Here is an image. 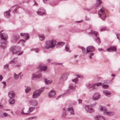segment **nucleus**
<instances>
[{
	"label": "nucleus",
	"mask_w": 120,
	"mask_h": 120,
	"mask_svg": "<svg viewBox=\"0 0 120 120\" xmlns=\"http://www.w3.org/2000/svg\"><path fill=\"white\" fill-rule=\"evenodd\" d=\"M29 104L31 105L35 106L38 105V102L37 101L35 100H31L29 101Z\"/></svg>",
	"instance_id": "20"
},
{
	"label": "nucleus",
	"mask_w": 120,
	"mask_h": 120,
	"mask_svg": "<svg viewBox=\"0 0 120 120\" xmlns=\"http://www.w3.org/2000/svg\"><path fill=\"white\" fill-rule=\"evenodd\" d=\"M90 33L91 35H93L95 41L98 43L100 44L101 43V41L99 38L97 36L98 32L95 31L91 30Z\"/></svg>",
	"instance_id": "3"
},
{
	"label": "nucleus",
	"mask_w": 120,
	"mask_h": 120,
	"mask_svg": "<svg viewBox=\"0 0 120 120\" xmlns=\"http://www.w3.org/2000/svg\"><path fill=\"white\" fill-rule=\"evenodd\" d=\"M109 86L108 85L104 84L102 86L103 88L106 89L108 88Z\"/></svg>",
	"instance_id": "44"
},
{
	"label": "nucleus",
	"mask_w": 120,
	"mask_h": 120,
	"mask_svg": "<svg viewBox=\"0 0 120 120\" xmlns=\"http://www.w3.org/2000/svg\"><path fill=\"white\" fill-rule=\"evenodd\" d=\"M100 116V115H96L94 116V118L95 120H99Z\"/></svg>",
	"instance_id": "37"
},
{
	"label": "nucleus",
	"mask_w": 120,
	"mask_h": 120,
	"mask_svg": "<svg viewBox=\"0 0 120 120\" xmlns=\"http://www.w3.org/2000/svg\"><path fill=\"white\" fill-rule=\"evenodd\" d=\"M21 66V63H18L16 65V67H20Z\"/></svg>",
	"instance_id": "47"
},
{
	"label": "nucleus",
	"mask_w": 120,
	"mask_h": 120,
	"mask_svg": "<svg viewBox=\"0 0 120 120\" xmlns=\"http://www.w3.org/2000/svg\"><path fill=\"white\" fill-rule=\"evenodd\" d=\"M117 38L119 40L120 38V34H117L116 35Z\"/></svg>",
	"instance_id": "50"
},
{
	"label": "nucleus",
	"mask_w": 120,
	"mask_h": 120,
	"mask_svg": "<svg viewBox=\"0 0 120 120\" xmlns=\"http://www.w3.org/2000/svg\"><path fill=\"white\" fill-rule=\"evenodd\" d=\"M65 50L66 51L69 52H70V51L69 49V46L68 44L66 45L65 47Z\"/></svg>",
	"instance_id": "34"
},
{
	"label": "nucleus",
	"mask_w": 120,
	"mask_h": 120,
	"mask_svg": "<svg viewBox=\"0 0 120 120\" xmlns=\"http://www.w3.org/2000/svg\"><path fill=\"white\" fill-rule=\"evenodd\" d=\"M111 76L112 77H114L115 76V75L114 74H112L111 75Z\"/></svg>",
	"instance_id": "62"
},
{
	"label": "nucleus",
	"mask_w": 120,
	"mask_h": 120,
	"mask_svg": "<svg viewBox=\"0 0 120 120\" xmlns=\"http://www.w3.org/2000/svg\"><path fill=\"white\" fill-rule=\"evenodd\" d=\"M85 108L87 112L90 113H93L94 111L91 106L88 105H86L85 106Z\"/></svg>",
	"instance_id": "12"
},
{
	"label": "nucleus",
	"mask_w": 120,
	"mask_h": 120,
	"mask_svg": "<svg viewBox=\"0 0 120 120\" xmlns=\"http://www.w3.org/2000/svg\"><path fill=\"white\" fill-rule=\"evenodd\" d=\"M37 13L38 15L40 16L45 15L46 14L45 10L42 7L39 8L37 10Z\"/></svg>",
	"instance_id": "9"
},
{
	"label": "nucleus",
	"mask_w": 120,
	"mask_h": 120,
	"mask_svg": "<svg viewBox=\"0 0 120 120\" xmlns=\"http://www.w3.org/2000/svg\"><path fill=\"white\" fill-rule=\"evenodd\" d=\"M23 51H21L20 52L18 53V55L19 56L21 55H22V54L23 53Z\"/></svg>",
	"instance_id": "56"
},
{
	"label": "nucleus",
	"mask_w": 120,
	"mask_h": 120,
	"mask_svg": "<svg viewBox=\"0 0 120 120\" xmlns=\"http://www.w3.org/2000/svg\"><path fill=\"white\" fill-rule=\"evenodd\" d=\"M40 40L41 41H43L45 40V36L43 34L39 35L38 36Z\"/></svg>",
	"instance_id": "30"
},
{
	"label": "nucleus",
	"mask_w": 120,
	"mask_h": 120,
	"mask_svg": "<svg viewBox=\"0 0 120 120\" xmlns=\"http://www.w3.org/2000/svg\"><path fill=\"white\" fill-rule=\"evenodd\" d=\"M78 78H80V77L79 75H76V78L75 79H74L72 80V81L74 82H75V84H76L77 83L78 81Z\"/></svg>",
	"instance_id": "32"
},
{
	"label": "nucleus",
	"mask_w": 120,
	"mask_h": 120,
	"mask_svg": "<svg viewBox=\"0 0 120 120\" xmlns=\"http://www.w3.org/2000/svg\"><path fill=\"white\" fill-rule=\"evenodd\" d=\"M37 117L36 116H33L30 117L29 118V119H33L36 118Z\"/></svg>",
	"instance_id": "52"
},
{
	"label": "nucleus",
	"mask_w": 120,
	"mask_h": 120,
	"mask_svg": "<svg viewBox=\"0 0 120 120\" xmlns=\"http://www.w3.org/2000/svg\"><path fill=\"white\" fill-rule=\"evenodd\" d=\"M61 96H62V95H60L59 96L57 97L56 98V99H58L59 98H60L61 97Z\"/></svg>",
	"instance_id": "58"
},
{
	"label": "nucleus",
	"mask_w": 120,
	"mask_h": 120,
	"mask_svg": "<svg viewBox=\"0 0 120 120\" xmlns=\"http://www.w3.org/2000/svg\"><path fill=\"white\" fill-rule=\"evenodd\" d=\"M103 92L105 96L108 97H110L111 93L109 90H104L103 91Z\"/></svg>",
	"instance_id": "27"
},
{
	"label": "nucleus",
	"mask_w": 120,
	"mask_h": 120,
	"mask_svg": "<svg viewBox=\"0 0 120 120\" xmlns=\"http://www.w3.org/2000/svg\"><path fill=\"white\" fill-rule=\"evenodd\" d=\"M44 80L45 84L46 85L50 84L52 81V80L48 79H44Z\"/></svg>",
	"instance_id": "28"
},
{
	"label": "nucleus",
	"mask_w": 120,
	"mask_h": 120,
	"mask_svg": "<svg viewBox=\"0 0 120 120\" xmlns=\"http://www.w3.org/2000/svg\"><path fill=\"white\" fill-rule=\"evenodd\" d=\"M87 86L90 91H92L95 88L94 84H87Z\"/></svg>",
	"instance_id": "16"
},
{
	"label": "nucleus",
	"mask_w": 120,
	"mask_h": 120,
	"mask_svg": "<svg viewBox=\"0 0 120 120\" xmlns=\"http://www.w3.org/2000/svg\"><path fill=\"white\" fill-rule=\"evenodd\" d=\"M66 112L65 111H64L63 113L62 114V116L63 118L66 117Z\"/></svg>",
	"instance_id": "39"
},
{
	"label": "nucleus",
	"mask_w": 120,
	"mask_h": 120,
	"mask_svg": "<svg viewBox=\"0 0 120 120\" xmlns=\"http://www.w3.org/2000/svg\"><path fill=\"white\" fill-rule=\"evenodd\" d=\"M82 20H81L80 21H77V22L78 23L82 22Z\"/></svg>",
	"instance_id": "63"
},
{
	"label": "nucleus",
	"mask_w": 120,
	"mask_h": 120,
	"mask_svg": "<svg viewBox=\"0 0 120 120\" xmlns=\"http://www.w3.org/2000/svg\"><path fill=\"white\" fill-rule=\"evenodd\" d=\"M99 110L104 112L108 110V109H106L105 107L101 105H99Z\"/></svg>",
	"instance_id": "24"
},
{
	"label": "nucleus",
	"mask_w": 120,
	"mask_h": 120,
	"mask_svg": "<svg viewBox=\"0 0 120 120\" xmlns=\"http://www.w3.org/2000/svg\"><path fill=\"white\" fill-rule=\"evenodd\" d=\"M25 42V40H24L21 39L18 43V44L20 43H21L22 45H23Z\"/></svg>",
	"instance_id": "40"
},
{
	"label": "nucleus",
	"mask_w": 120,
	"mask_h": 120,
	"mask_svg": "<svg viewBox=\"0 0 120 120\" xmlns=\"http://www.w3.org/2000/svg\"><path fill=\"white\" fill-rule=\"evenodd\" d=\"M56 64L57 65H59V64L62 65V63H57Z\"/></svg>",
	"instance_id": "64"
},
{
	"label": "nucleus",
	"mask_w": 120,
	"mask_h": 120,
	"mask_svg": "<svg viewBox=\"0 0 120 120\" xmlns=\"http://www.w3.org/2000/svg\"><path fill=\"white\" fill-rule=\"evenodd\" d=\"M103 49L101 48H99L98 49V50L99 51H101Z\"/></svg>",
	"instance_id": "60"
},
{
	"label": "nucleus",
	"mask_w": 120,
	"mask_h": 120,
	"mask_svg": "<svg viewBox=\"0 0 120 120\" xmlns=\"http://www.w3.org/2000/svg\"><path fill=\"white\" fill-rule=\"evenodd\" d=\"M19 38V36L18 35H16L13 36L11 38V41L14 42H15L17 41Z\"/></svg>",
	"instance_id": "23"
},
{
	"label": "nucleus",
	"mask_w": 120,
	"mask_h": 120,
	"mask_svg": "<svg viewBox=\"0 0 120 120\" xmlns=\"http://www.w3.org/2000/svg\"><path fill=\"white\" fill-rule=\"evenodd\" d=\"M51 61V59H48L47 60V62L48 63H49Z\"/></svg>",
	"instance_id": "53"
},
{
	"label": "nucleus",
	"mask_w": 120,
	"mask_h": 120,
	"mask_svg": "<svg viewBox=\"0 0 120 120\" xmlns=\"http://www.w3.org/2000/svg\"><path fill=\"white\" fill-rule=\"evenodd\" d=\"M8 95L9 97L11 98L14 97L15 96L14 92L12 91H10L9 92Z\"/></svg>",
	"instance_id": "25"
},
{
	"label": "nucleus",
	"mask_w": 120,
	"mask_h": 120,
	"mask_svg": "<svg viewBox=\"0 0 120 120\" xmlns=\"http://www.w3.org/2000/svg\"><path fill=\"white\" fill-rule=\"evenodd\" d=\"M42 76L41 73H40L38 74L33 73L32 75L31 79L32 80H36L39 79H41Z\"/></svg>",
	"instance_id": "11"
},
{
	"label": "nucleus",
	"mask_w": 120,
	"mask_h": 120,
	"mask_svg": "<svg viewBox=\"0 0 120 120\" xmlns=\"http://www.w3.org/2000/svg\"><path fill=\"white\" fill-rule=\"evenodd\" d=\"M40 50V49L39 48H32V49L31 50V51H35L36 52H38Z\"/></svg>",
	"instance_id": "35"
},
{
	"label": "nucleus",
	"mask_w": 120,
	"mask_h": 120,
	"mask_svg": "<svg viewBox=\"0 0 120 120\" xmlns=\"http://www.w3.org/2000/svg\"><path fill=\"white\" fill-rule=\"evenodd\" d=\"M35 109V108L34 107L30 106L29 108V110L27 112V113L28 114L31 112H32Z\"/></svg>",
	"instance_id": "29"
},
{
	"label": "nucleus",
	"mask_w": 120,
	"mask_h": 120,
	"mask_svg": "<svg viewBox=\"0 0 120 120\" xmlns=\"http://www.w3.org/2000/svg\"><path fill=\"white\" fill-rule=\"evenodd\" d=\"M67 112L70 118H73L75 116V114L74 112L73 108L72 107H68L67 110Z\"/></svg>",
	"instance_id": "4"
},
{
	"label": "nucleus",
	"mask_w": 120,
	"mask_h": 120,
	"mask_svg": "<svg viewBox=\"0 0 120 120\" xmlns=\"http://www.w3.org/2000/svg\"><path fill=\"white\" fill-rule=\"evenodd\" d=\"M104 8H101L98 12V15L102 19L105 18L106 17V14Z\"/></svg>",
	"instance_id": "5"
},
{
	"label": "nucleus",
	"mask_w": 120,
	"mask_h": 120,
	"mask_svg": "<svg viewBox=\"0 0 120 120\" xmlns=\"http://www.w3.org/2000/svg\"><path fill=\"white\" fill-rule=\"evenodd\" d=\"M96 4H94L93 6L90 7L89 9H87V10L89 11L90 10L92 9L93 8L95 9H96L97 8L99 7V5L102 3V2L101 0H96Z\"/></svg>",
	"instance_id": "7"
},
{
	"label": "nucleus",
	"mask_w": 120,
	"mask_h": 120,
	"mask_svg": "<svg viewBox=\"0 0 120 120\" xmlns=\"http://www.w3.org/2000/svg\"><path fill=\"white\" fill-rule=\"evenodd\" d=\"M18 60V58H14L13 59V60L11 61L9 63L11 64L12 63H15Z\"/></svg>",
	"instance_id": "33"
},
{
	"label": "nucleus",
	"mask_w": 120,
	"mask_h": 120,
	"mask_svg": "<svg viewBox=\"0 0 120 120\" xmlns=\"http://www.w3.org/2000/svg\"><path fill=\"white\" fill-rule=\"evenodd\" d=\"M95 48L92 46H89L86 47V50L87 53L92 52L94 50Z\"/></svg>",
	"instance_id": "17"
},
{
	"label": "nucleus",
	"mask_w": 120,
	"mask_h": 120,
	"mask_svg": "<svg viewBox=\"0 0 120 120\" xmlns=\"http://www.w3.org/2000/svg\"><path fill=\"white\" fill-rule=\"evenodd\" d=\"M0 37L1 39L5 41L4 42L2 43L1 47L3 49H5L6 47L7 44V42L5 41L8 39L7 35L5 33L4 31L2 30L0 32Z\"/></svg>",
	"instance_id": "2"
},
{
	"label": "nucleus",
	"mask_w": 120,
	"mask_h": 120,
	"mask_svg": "<svg viewBox=\"0 0 120 120\" xmlns=\"http://www.w3.org/2000/svg\"><path fill=\"white\" fill-rule=\"evenodd\" d=\"M43 91V90L42 89H41L35 90L32 95V98H37L40 96L41 94Z\"/></svg>",
	"instance_id": "6"
},
{
	"label": "nucleus",
	"mask_w": 120,
	"mask_h": 120,
	"mask_svg": "<svg viewBox=\"0 0 120 120\" xmlns=\"http://www.w3.org/2000/svg\"><path fill=\"white\" fill-rule=\"evenodd\" d=\"M10 10H9L4 12V15L5 17L7 18H10Z\"/></svg>",
	"instance_id": "21"
},
{
	"label": "nucleus",
	"mask_w": 120,
	"mask_h": 120,
	"mask_svg": "<svg viewBox=\"0 0 120 120\" xmlns=\"http://www.w3.org/2000/svg\"><path fill=\"white\" fill-rule=\"evenodd\" d=\"M21 50V48L18 46H13L11 48V51L14 54H16Z\"/></svg>",
	"instance_id": "8"
},
{
	"label": "nucleus",
	"mask_w": 120,
	"mask_h": 120,
	"mask_svg": "<svg viewBox=\"0 0 120 120\" xmlns=\"http://www.w3.org/2000/svg\"><path fill=\"white\" fill-rule=\"evenodd\" d=\"M68 76V75L67 73H64L62 74L60 77V80L61 81H64L66 80Z\"/></svg>",
	"instance_id": "14"
},
{
	"label": "nucleus",
	"mask_w": 120,
	"mask_h": 120,
	"mask_svg": "<svg viewBox=\"0 0 120 120\" xmlns=\"http://www.w3.org/2000/svg\"><path fill=\"white\" fill-rule=\"evenodd\" d=\"M56 94L55 91L53 90H52L50 91L48 93V95L49 98H51L54 96Z\"/></svg>",
	"instance_id": "15"
},
{
	"label": "nucleus",
	"mask_w": 120,
	"mask_h": 120,
	"mask_svg": "<svg viewBox=\"0 0 120 120\" xmlns=\"http://www.w3.org/2000/svg\"><path fill=\"white\" fill-rule=\"evenodd\" d=\"M3 114L4 116L5 117L7 116L8 115V114L7 113L5 112L3 113Z\"/></svg>",
	"instance_id": "54"
},
{
	"label": "nucleus",
	"mask_w": 120,
	"mask_h": 120,
	"mask_svg": "<svg viewBox=\"0 0 120 120\" xmlns=\"http://www.w3.org/2000/svg\"><path fill=\"white\" fill-rule=\"evenodd\" d=\"M99 120H105V119L104 117L100 115Z\"/></svg>",
	"instance_id": "43"
},
{
	"label": "nucleus",
	"mask_w": 120,
	"mask_h": 120,
	"mask_svg": "<svg viewBox=\"0 0 120 120\" xmlns=\"http://www.w3.org/2000/svg\"><path fill=\"white\" fill-rule=\"evenodd\" d=\"M108 30V28L106 27H102L100 29V31H105L106 30Z\"/></svg>",
	"instance_id": "36"
},
{
	"label": "nucleus",
	"mask_w": 120,
	"mask_h": 120,
	"mask_svg": "<svg viewBox=\"0 0 120 120\" xmlns=\"http://www.w3.org/2000/svg\"><path fill=\"white\" fill-rule=\"evenodd\" d=\"M94 54L93 53L91 52L90 54L89 58L90 59H92V57L94 56Z\"/></svg>",
	"instance_id": "45"
},
{
	"label": "nucleus",
	"mask_w": 120,
	"mask_h": 120,
	"mask_svg": "<svg viewBox=\"0 0 120 120\" xmlns=\"http://www.w3.org/2000/svg\"><path fill=\"white\" fill-rule=\"evenodd\" d=\"M39 68L41 71H45L47 69V67L45 66H43L42 64H40L39 66Z\"/></svg>",
	"instance_id": "22"
},
{
	"label": "nucleus",
	"mask_w": 120,
	"mask_h": 120,
	"mask_svg": "<svg viewBox=\"0 0 120 120\" xmlns=\"http://www.w3.org/2000/svg\"><path fill=\"white\" fill-rule=\"evenodd\" d=\"M34 5L36 6H38V4L36 2V1H34Z\"/></svg>",
	"instance_id": "55"
},
{
	"label": "nucleus",
	"mask_w": 120,
	"mask_h": 120,
	"mask_svg": "<svg viewBox=\"0 0 120 120\" xmlns=\"http://www.w3.org/2000/svg\"><path fill=\"white\" fill-rule=\"evenodd\" d=\"M9 65L8 64H6L4 66V68L6 69H8L9 68Z\"/></svg>",
	"instance_id": "49"
},
{
	"label": "nucleus",
	"mask_w": 120,
	"mask_h": 120,
	"mask_svg": "<svg viewBox=\"0 0 120 120\" xmlns=\"http://www.w3.org/2000/svg\"><path fill=\"white\" fill-rule=\"evenodd\" d=\"M107 51L109 52H113L116 51V48L114 46L109 47L107 49Z\"/></svg>",
	"instance_id": "18"
},
{
	"label": "nucleus",
	"mask_w": 120,
	"mask_h": 120,
	"mask_svg": "<svg viewBox=\"0 0 120 120\" xmlns=\"http://www.w3.org/2000/svg\"><path fill=\"white\" fill-rule=\"evenodd\" d=\"M20 35L22 36H23V38L26 40L28 39L29 38L28 34L26 33H21L20 34Z\"/></svg>",
	"instance_id": "26"
},
{
	"label": "nucleus",
	"mask_w": 120,
	"mask_h": 120,
	"mask_svg": "<svg viewBox=\"0 0 120 120\" xmlns=\"http://www.w3.org/2000/svg\"><path fill=\"white\" fill-rule=\"evenodd\" d=\"M75 89V85L72 84H70L69 85L68 89L66 91V92L67 93L70 94L72 93L73 91Z\"/></svg>",
	"instance_id": "10"
},
{
	"label": "nucleus",
	"mask_w": 120,
	"mask_h": 120,
	"mask_svg": "<svg viewBox=\"0 0 120 120\" xmlns=\"http://www.w3.org/2000/svg\"><path fill=\"white\" fill-rule=\"evenodd\" d=\"M50 0H43V2L45 4L49 3Z\"/></svg>",
	"instance_id": "46"
},
{
	"label": "nucleus",
	"mask_w": 120,
	"mask_h": 120,
	"mask_svg": "<svg viewBox=\"0 0 120 120\" xmlns=\"http://www.w3.org/2000/svg\"><path fill=\"white\" fill-rule=\"evenodd\" d=\"M101 95L98 92H96L92 96V99L94 101L98 100L101 97Z\"/></svg>",
	"instance_id": "13"
},
{
	"label": "nucleus",
	"mask_w": 120,
	"mask_h": 120,
	"mask_svg": "<svg viewBox=\"0 0 120 120\" xmlns=\"http://www.w3.org/2000/svg\"><path fill=\"white\" fill-rule=\"evenodd\" d=\"M95 84V85H96L97 86H100L102 84H101V83L99 82L98 83H95V84Z\"/></svg>",
	"instance_id": "48"
},
{
	"label": "nucleus",
	"mask_w": 120,
	"mask_h": 120,
	"mask_svg": "<svg viewBox=\"0 0 120 120\" xmlns=\"http://www.w3.org/2000/svg\"><path fill=\"white\" fill-rule=\"evenodd\" d=\"M30 89V87L27 86L26 87L25 89V91L26 93H28V91Z\"/></svg>",
	"instance_id": "38"
},
{
	"label": "nucleus",
	"mask_w": 120,
	"mask_h": 120,
	"mask_svg": "<svg viewBox=\"0 0 120 120\" xmlns=\"http://www.w3.org/2000/svg\"><path fill=\"white\" fill-rule=\"evenodd\" d=\"M78 101H79V103H80L82 101V100L80 99H78Z\"/></svg>",
	"instance_id": "59"
},
{
	"label": "nucleus",
	"mask_w": 120,
	"mask_h": 120,
	"mask_svg": "<svg viewBox=\"0 0 120 120\" xmlns=\"http://www.w3.org/2000/svg\"><path fill=\"white\" fill-rule=\"evenodd\" d=\"M4 85H5L6 84V82L5 81H3L1 82Z\"/></svg>",
	"instance_id": "61"
},
{
	"label": "nucleus",
	"mask_w": 120,
	"mask_h": 120,
	"mask_svg": "<svg viewBox=\"0 0 120 120\" xmlns=\"http://www.w3.org/2000/svg\"><path fill=\"white\" fill-rule=\"evenodd\" d=\"M15 100L14 99L11 100L9 101V103L10 104H12L15 103Z\"/></svg>",
	"instance_id": "42"
},
{
	"label": "nucleus",
	"mask_w": 120,
	"mask_h": 120,
	"mask_svg": "<svg viewBox=\"0 0 120 120\" xmlns=\"http://www.w3.org/2000/svg\"><path fill=\"white\" fill-rule=\"evenodd\" d=\"M14 78L15 79H17L19 77V75L16 74L15 73H14Z\"/></svg>",
	"instance_id": "41"
},
{
	"label": "nucleus",
	"mask_w": 120,
	"mask_h": 120,
	"mask_svg": "<svg viewBox=\"0 0 120 120\" xmlns=\"http://www.w3.org/2000/svg\"><path fill=\"white\" fill-rule=\"evenodd\" d=\"M3 79V77L1 75H0V81H1Z\"/></svg>",
	"instance_id": "57"
},
{
	"label": "nucleus",
	"mask_w": 120,
	"mask_h": 120,
	"mask_svg": "<svg viewBox=\"0 0 120 120\" xmlns=\"http://www.w3.org/2000/svg\"><path fill=\"white\" fill-rule=\"evenodd\" d=\"M21 113L22 114H25L26 115H28V114H27V112L26 113H24L23 110H22V111H21Z\"/></svg>",
	"instance_id": "51"
},
{
	"label": "nucleus",
	"mask_w": 120,
	"mask_h": 120,
	"mask_svg": "<svg viewBox=\"0 0 120 120\" xmlns=\"http://www.w3.org/2000/svg\"><path fill=\"white\" fill-rule=\"evenodd\" d=\"M65 43L63 42H59L57 43L56 47L57 48L60 47L63 45Z\"/></svg>",
	"instance_id": "31"
},
{
	"label": "nucleus",
	"mask_w": 120,
	"mask_h": 120,
	"mask_svg": "<svg viewBox=\"0 0 120 120\" xmlns=\"http://www.w3.org/2000/svg\"><path fill=\"white\" fill-rule=\"evenodd\" d=\"M103 113L104 115H108L109 116H113L115 114V113L114 112L105 111L103 112Z\"/></svg>",
	"instance_id": "19"
},
{
	"label": "nucleus",
	"mask_w": 120,
	"mask_h": 120,
	"mask_svg": "<svg viewBox=\"0 0 120 120\" xmlns=\"http://www.w3.org/2000/svg\"><path fill=\"white\" fill-rule=\"evenodd\" d=\"M56 41L54 39L49 40L46 41L42 45V48L46 49H52L55 47Z\"/></svg>",
	"instance_id": "1"
}]
</instances>
